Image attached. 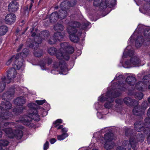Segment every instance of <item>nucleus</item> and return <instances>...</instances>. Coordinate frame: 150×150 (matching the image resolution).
<instances>
[{"label": "nucleus", "mask_w": 150, "mask_h": 150, "mask_svg": "<svg viewBox=\"0 0 150 150\" xmlns=\"http://www.w3.org/2000/svg\"><path fill=\"white\" fill-rule=\"evenodd\" d=\"M130 129H127L125 131L127 136H130V137L129 142L127 140H124L122 145L117 147V150H130V147L133 148L138 142H143L144 139V136L141 133H139L137 136L136 133Z\"/></svg>", "instance_id": "1"}, {"label": "nucleus", "mask_w": 150, "mask_h": 150, "mask_svg": "<svg viewBox=\"0 0 150 150\" xmlns=\"http://www.w3.org/2000/svg\"><path fill=\"white\" fill-rule=\"evenodd\" d=\"M4 121L1 120V118L0 119V138L2 135V133L1 131L2 130L5 132L7 136L8 137L10 138L15 137L17 139H20L23 135L22 131L17 130L15 132L14 131L15 129L10 127L7 128H4V126L6 127L8 125H11L14 124L13 123H4Z\"/></svg>", "instance_id": "2"}, {"label": "nucleus", "mask_w": 150, "mask_h": 150, "mask_svg": "<svg viewBox=\"0 0 150 150\" xmlns=\"http://www.w3.org/2000/svg\"><path fill=\"white\" fill-rule=\"evenodd\" d=\"M80 24L77 22L71 21L69 22L67 28V31L69 34L71 41L74 42H78L79 40V37L81 34V32L76 28L79 27Z\"/></svg>", "instance_id": "3"}, {"label": "nucleus", "mask_w": 150, "mask_h": 150, "mask_svg": "<svg viewBox=\"0 0 150 150\" xmlns=\"http://www.w3.org/2000/svg\"><path fill=\"white\" fill-rule=\"evenodd\" d=\"M60 46L59 52L56 53L57 57L60 60L64 59L66 60H68L69 56L67 53H72L74 52V48L66 42L61 43Z\"/></svg>", "instance_id": "4"}, {"label": "nucleus", "mask_w": 150, "mask_h": 150, "mask_svg": "<svg viewBox=\"0 0 150 150\" xmlns=\"http://www.w3.org/2000/svg\"><path fill=\"white\" fill-rule=\"evenodd\" d=\"M35 33L32 34V37H35V41L33 42L30 44H28V42H27V44L29 47L32 48L35 50L39 46V44H40L43 40L47 39L50 35V33L47 30L43 31L41 32L39 35H37Z\"/></svg>", "instance_id": "5"}, {"label": "nucleus", "mask_w": 150, "mask_h": 150, "mask_svg": "<svg viewBox=\"0 0 150 150\" xmlns=\"http://www.w3.org/2000/svg\"><path fill=\"white\" fill-rule=\"evenodd\" d=\"M120 94L119 91H115L114 92L108 91L106 93V97L101 96L98 98V100L103 102L105 100L107 101L105 105V107L107 108H110L112 106V102L114 100V98L119 96Z\"/></svg>", "instance_id": "6"}, {"label": "nucleus", "mask_w": 150, "mask_h": 150, "mask_svg": "<svg viewBox=\"0 0 150 150\" xmlns=\"http://www.w3.org/2000/svg\"><path fill=\"white\" fill-rule=\"evenodd\" d=\"M147 115L148 117L144 120V127L136 122L134 124V128L137 131L140 132L143 130L144 133L148 134V136H150V129L148 128L150 126V108L148 110Z\"/></svg>", "instance_id": "7"}, {"label": "nucleus", "mask_w": 150, "mask_h": 150, "mask_svg": "<svg viewBox=\"0 0 150 150\" xmlns=\"http://www.w3.org/2000/svg\"><path fill=\"white\" fill-rule=\"evenodd\" d=\"M115 0H94L93 5L95 6H99L101 9L105 8L107 6L111 7L115 3Z\"/></svg>", "instance_id": "8"}, {"label": "nucleus", "mask_w": 150, "mask_h": 150, "mask_svg": "<svg viewBox=\"0 0 150 150\" xmlns=\"http://www.w3.org/2000/svg\"><path fill=\"white\" fill-rule=\"evenodd\" d=\"M31 119H33L36 121H39L40 120V117L38 114L36 110H35L32 113H29L28 116L25 115L21 119V121H22L25 125H28L29 122Z\"/></svg>", "instance_id": "9"}, {"label": "nucleus", "mask_w": 150, "mask_h": 150, "mask_svg": "<svg viewBox=\"0 0 150 150\" xmlns=\"http://www.w3.org/2000/svg\"><path fill=\"white\" fill-rule=\"evenodd\" d=\"M19 54L13 56L9 59L6 62V64L8 65L10 64L12 61L13 62V67L15 68L19 69L23 66V60L21 57H19Z\"/></svg>", "instance_id": "10"}, {"label": "nucleus", "mask_w": 150, "mask_h": 150, "mask_svg": "<svg viewBox=\"0 0 150 150\" xmlns=\"http://www.w3.org/2000/svg\"><path fill=\"white\" fill-rule=\"evenodd\" d=\"M113 134L111 133H108L105 134L104 138L105 144L104 147L107 150L112 149L115 145V144L112 141L113 139Z\"/></svg>", "instance_id": "11"}, {"label": "nucleus", "mask_w": 150, "mask_h": 150, "mask_svg": "<svg viewBox=\"0 0 150 150\" xmlns=\"http://www.w3.org/2000/svg\"><path fill=\"white\" fill-rule=\"evenodd\" d=\"M64 33L57 32L54 34L53 37H51L50 38L47 40L48 43L50 45L55 44L57 40L61 41L64 38Z\"/></svg>", "instance_id": "12"}, {"label": "nucleus", "mask_w": 150, "mask_h": 150, "mask_svg": "<svg viewBox=\"0 0 150 150\" xmlns=\"http://www.w3.org/2000/svg\"><path fill=\"white\" fill-rule=\"evenodd\" d=\"M125 64L129 67L139 66L142 65L141 61L139 58L137 56L131 57L130 60H127L125 62Z\"/></svg>", "instance_id": "13"}, {"label": "nucleus", "mask_w": 150, "mask_h": 150, "mask_svg": "<svg viewBox=\"0 0 150 150\" xmlns=\"http://www.w3.org/2000/svg\"><path fill=\"white\" fill-rule=\"evenodd\" d=\"M136 81L135 78L132 76H128L126 79V82L131 86H133L134 88L135 87L136 89L138 90L141 89L142 87L140 86L139 87V85L141 86L143 83L141 81H139L135 84Z\"/></svg>", "instance_id": "14"}, {"label": "nucleus", "mask_w": 150, "mask_h": 150, "mask_svg": "<svg viewBox=\"0 0 150 150\" xmlns=\"http://www.w3.org/2000/svg\"><path fill=\"white\" fill-rule=\"evenodd\" d=\"M148 104L146 101H144L142 104L141 109L138 107L135 106L133 110L134 114L135 115H141L143 113L144 111L147 107Z\"/></svg>", "instance_id": "15"}, {"label": "nucleus", "mask_w": 150, "mask_h": 150, "mask_svg": "<svg viewBox=\"0 0 150 150\" xmlns=\"http://www.w3.org/2000/svg\"><path fill=\"white\" fill-rule=\"evenodd\" d=\"M1 105L2 106H0V112L1 111V112H3L4 110H8L10 109L11 108V104L8 101H6L2 102L1 104ZM6 112H7L8 115L10 114L13 115L11 119H11L13 117V115L11 113L9 112H3V113L1 112V114L0 113V114H1L2 113L4 114ZM8 119H10L3 120V119L1 118V120H2L3 121H5Z\"/></svg>", "instance_id": "16"}, {"label": "nucleus", "mask_w": 150, "mask_h": 150, "mask_svg": "<svg viewBox=\"0 0 150 150\" xmlns=\"http://www.w3.org/2000/svg\"><path fill=\"white\" fill-rule=\"evenodd\" d=\"M54 67L56 69H59L60 70L62 74H66L63 72H66L68 71L67 66L65 62L64 61H60L59 63L57 62L54 63Z\"/></svg>", "instance_id": "17"}, {"label": "nucleus", "mask_w": 150, "mask_h": 150, "mask_svg": "<svg viewBox=\"0 0 150 150\" xmlns=\"http://www.w3.org/2000/svg\"><path fill=\"white\" fill-rule=\"evenodd\" d=\"M14 67L8 70L7 75V78L5 81L7 83H9L16 76L17 72Z\"/></svg>", "instance_id": "18"}, {"label": "nucleus", "mask_w": 150, "mask_h": 150, "mask_svg": "<svg viewBox=\"0 0 150 150\" xmlns=\"http://www.w3.org/2000/svg\"><path fill=\"white\" fill-rule=\"evenodd\" d=\"M16 19V16L14 14L10 13L7 14L5 17L4 20L6 24H11L15 22Z\"/></svg>", "instance_id": "19"}, {"label": "nucleus", "mask_w": 150, "mask_h": 150, "mask_svg": "<svg viewBox=\"0 0 150 150\" xmlns=\"http://www.w3.org/2000/svg\"><path fill=\"white\" fill-rule=\"evenodd\" d=\"M58 14L57 12H54L52 13L50 15L49 17H48L50 19V21L45 22V25H47L50 23H53L57 21L58 17Z\"/></svg>", "instance_id": "20"}, {"label": "nucleus", "mask_w": 150, "mask_h": 150, "mask_svg": "<svg viewBox=\"0 0 150 150\" xmlns=\"http://www.w3.org/2000/svg\"><path fill=\"white\" fill-rule=\"evenodd\" d=\"M143 81L144 86L139 85V87L140 86L142 87L141 89L144 87L146 89L150 90V75L145 76L143 78Z\"/></svg>", "instance_id": "21"}, {"label": "nucleus", "mask_w": 150, "mask_h": 150, "mask_svg": "<svg viewBox=\"0 0 150 150\" xmlns=\"http://www.w3.org/2000/svg\"><path fill=\"white\" fill-rule=\"evenodd\" d=\"M124 103L126 105H132L133 106H137L139 104L138 101L134 99L130 98L128 97H125L123 100Z\"/></svg>", "instance_id": "22"}, {"label": "nucleus", "mask_w": 150, "mask_h": 150, "mask_svg": "<svg viewBox=\"0 0 150 150\" xmlns=\"http://www.w3.org/2000/svg\"><path fill=\"white\" fill-rule=\"evenodd\" d=\"M18 4L16 1H12L9 4L8 10L9 12H15L18 10Z\"/></svg>", "instance_id": "23"}, {"label": "nucleus", "mask_w": 150, "mask_h": 150, "mask_svg": "<svg viewBox=\"0 0 150 150\" xmlns=\"http://www.w3.org/2000/svg\"><path fill=\"white\" fill-rule=\"evenodd\" d=\"M65 3L63 2L61 3L60 5V7L62 9L59 11V15L58 14L59 18L61 19L64 18L67 16V11L64 10L63 5Z\"/></svg>", "instance_id": "24"}, {"label": "nucleus", "mask_w": 150, "mask_h": 150, "mask_svg": "<svg viewBox=\"0 0 150 150\" xmlns=\"http://www.w3.org/2000/svg\"><path fill=\"white\" fill-rule=\"evenodd\" d=\"M131 47L130 46H127L125 50L123 56V58H126L127 56L130 57L132 55L134 54V51L132 50H129Z\"/></svg>", "instance_id": "25"}, {"label": "nucleus", "mask_w": 150, "mask_h": 150, "mask_svg": "<svg viewBox=\"0 0 150 150\" xmlns=\"http://www.w3.org/2000/svg\"><path fill=\"white\" fill-rule=\"evenodd\" d=\"M14 102L16 105H22L25 102V99L24 97L21 96L15 99Z\"/></svg>", "instance_id": "26"}, {"label": "nucleus", "mask_w": 150, "mask_h": 150, "mask_svg": "<svg viewBox=\"0 0 150 150\" xmlns=\"http://www.w3.org/2000/svg\"><path fill=\"white\" fill-rule=\"evenodd\" d=\"M13 92L11 93L10 91H8L4 94L2 96V99L3 100H10L13 98Z\"/></svg>", "instance_id": "27"}, {"label": "nucleus", "mask_w": 150, "mask_h": 150, "mask_svg": "<svg viewBox=\"0 0 150 150\" xmlns=\"http://www.w3.org/2000/svg\"><path fill=\"white\" fill-rule=\"evenodd\" d=\"M9 143V142L6 139L0 140V150H5L3 148L7 146Z\"/></svg>", "instance_id": "28"}, {"label": "nucleus", "mask_w": 150, "mask_h": 150, "mask_svg": "<svg viewBox=\"0 0 150 150\" xmlns=\"http://www.w3.org/2000/svg\"><path fill=\"white\" fill-rule=\"evenodd\" d=\"M143 37L142 36L138 37L136 40L135 45L137 48H139L141 47L144 42Z\"/></svg>", "instance_id": "29"}, {"label": "nucleus", "mask_w": 150, "mask_h": 150, "mask_svg": "<svg viewBox=\"0 0 150 150\" xmlns=\"http://www.w3.org/2000/svg\"><path fill=\"white\" fill-rule=\"evenodd\" d=\"M47 62L48 64H49L52 62V60L50 58H47L45 61V62L43 61H41L40 62V65L42 70H45V62Z\"/></svg>", "instance_id": "30"}, {"label": "nucleus", "mask_w": 150, "mask_h": 150, "mask_svg": "<svg viewBox=\"0 0 150 150\" xmlns=\"http://www.w3.org/2000/svg\"><path fill=\"white\" fill-rule=\"evenodd\" d=\"M13 116L12 114H10L9 115L7 112L5 113H2L0 114V119L1 118L4 120H7L8 119H11Z\"/></svg>", "instance_id": "31"}, {"label": "nucleus", "mask_w": 150, "mask_h": 150, "mask_svg": "<svg viewBox=\"0 0 150 150\" xmlns=\"http://www.w3.org/2000/svg\"><path fill=\"white\" fill-rule=\"evenodd\" d=\"M2 81L0 83V92H2L4 89L5 87L6 77L5 76L1 78Z\"/></svg>", "instance_id": "32"}, {"label": "nucleus", "mask_w": 150, "mask_h": 150, "mask_svg": "<svg viewBox=\"0 0 150 150\" xmlns=\"http://www.w3.org/2000/svg\"><path fill=\"white\" fill-rule=\"evenodd\" d=\"M54 28L56 31H62L64 29V27L61 24L57 23L54 26Z\"/></svg>", "instance_id": "33"}, {"label": "nucleus", "mask_w": 150, "mask_h": 150, "mask_svg": "<svg viewBox=\"0 0 150 150\" xmlns=\"http://www.w3.org/2000/svg\"><path fill=\"white\" fill-rule=\"evenodd\" d=\"M7 27L5 25H2L0 27V35H5L7 31Z\"/></svg>", "instance_id": "34"}, {"label": "nucleus", "mask_w": 150, "mask_h": 150, "mask_svg": "<svg viewBox=\"0 0 150 150\" xmlns=\"http://www.w3.org/2000/svg\"><path fill=\"white\" fill-rule=\"evenodd\" d=\"M56 49L54 47H50L48 49V52L50 55H53L56 54Z\"/></svg>", "instance_id": "35"}, {"label": "nucleus", "mask_w": 150, "mask_h": 150, "mask_svg": "<svg viewBox=\"0 0 150 150\" xmlns=\"http://www.w3.org/2000/svg\"><path fill=\"white\" fill-rule=\"evenodd\" d=\"M23 108L22 107L20 108L19 109L15 108L13 110V113L16 115H17L22 112Z\"/></svg>", "instance_id": "36"}, {"label": "nucleus", "mask_w": 150, "mask_h": 150, "mask_svg": "<svg viewBox=\"0 0 150 150\" xmlns=\"http://www.w3.org/2000/svg\"><path fill=\"white\" fill-rule=\"evenodd\" d=\"M28 51H29L28 50V49H24L23 50V52L22 53H20V54H19V57H21L22 58V59L23 60V59L21 57V55H24V57H26L27 56L28 54ZM22 57H23V56H22Z\"/></svg>", "instance_id": "37"}, {"label": "nucleus", "mask_w": 150, "mask_h": 150, "mask_svg": "<svg viewBox=\"0 0 150 150\" xmlns=\"http://www.w3.org/2000/svg\"><path fill=\"white\" fill-rule=\"evenodd\" d=\"M68 136V134L67 133H63L62 134L57 136V139L59 140H62L64 139L65 138Z\"/></svg>", "instance_id": "38"}, {"label": "nucleus", "mask_w": 150, "mask_h": 150, "mask_svg": "<svg viewBox=\"0 0 150 150\" xmlns=\"http://www.w3.org/2000/svg\"><path fill=\"white\" fill-rule=\"evenodd\" d=\"M143 93L140 92L137 93L135 94L136 98L138 100H141L143 98Z\"/></svg>", "instance_id": "39"}, {"label": "nucleus", "mask_w": 150, "mask_h": 150, "mask_svg": "<svg viewBox=\"0 0 150 150\" xmlns=\"http://www.w3.org/2000/svg\"><path fill=\"white\" fill-rule=\"evenodd\" d=\"M28 107L30 108L31 109V110L34 111L35 110H36L35 107L36 106V104L34 103H31L28 104Z\"/></svg>", "instance_id": "40"}, {"label": "nucleus", "mask_w": 150, "mask_h": 150, "mask_svg": "<svg viewBox=\"0 0 150 150\" xmlns=\"http://www.w3.org/2000/svg\"><path fill=\"white\" fill-rule=\"evenodd\" d=\"M150 36V30L146 29L145 30L144 32V36L146 38H148L149 39V37Z\"/></svg>", "instance_id": "41"}, {"label": "nucleus", "mask_w": 150, "mask_h": 150, "mask_svg": "<svg viewBox=\"0 0 150 150\" xmlns=\"http://www.w3.org/2000/svg\"><path fill=\"white\" fill-rule=\"evenodd\" d=\"M34 54L35 56L39 57L41 56L43 53L42 50H39L38 51L35 52H34Z\"/></svg>", "instance_id": "42"}, {"label": "nucleus", "mask_w": 150, "mask_h": 150, "mask_svg": "<svg viewBox=\"0 0 150 150\" xmlns=\"http://www.w3.org/2000/svg\"><path fill=\"white\" fill-rule=\"evenodd\" d=\"M90 23H86L82 24L81 25V28L83 29H86V28L89 25Z\"/></svg>", "instance_id": "43"}, {"label": "nucleus", "mask_w": 150, "mask_h": 150, "mask_svg": "<svg viewBox=\"0 0 150 150\" xmlns=\"http://www.w3.org/2000/svg\"><path fill=\"white\" fill-rule=\"evenodd\" d=\"M35 102L39 105H42L44 103H45L46 100H36L35 101Z\"/></svg>", "instance_id": "44"}, {"label": "nucleus", "mask_w": 150, "mask_h": 150, "mask_svg": "<svg viewBox=\"0 0 150 150\" xmlns=\"http://www.w3.org/2000/svg\"><path fill=\"white\" fill-rule=\"evenodd\" d=\"M49 147V143L47 141L44 145V150H46Z\"/></svg>", "instance_id": "45"}, {"label": "nucleus", "mask_w": 150, "mask_h": 150, "mask_svg": "<svg viewBox=\"0 0 150 150\" xmlns=\"http://www.w3.org/2000/svg\"><path fill=\"white\" fill-rule=\"evenodd\" d=\"M62 120L61 119H58L54 123L55 124H57L58 123H61L62 122Z\"/></svg>", "instance_id": "46"}, {"label": "nucleus", "mask_w": 150, "mask_h": 150, "mask_svg": "<svg viewBox=\"0 0 150 150\" xmlns=\"http://www.w3.org/2000/svg\"><path fill=\"white\" fill-rule=\"evenodd\" d=\"M122 101L123 100L122 99H119L116 100L115 101L117 103L121 105L122 103Z\"/></svg>", "instance_id": "47"}, {"label": "nucleus", "mask_w": 150, "mask_h": 150, "mask_svg": "<svg viewBox=\"0 0 150 150\" xmlns=\"http://www.w3.org/2000/svg\"><path fill=\"white\" fill-rule=\"evenodd\" d=\"M62 132H63V133H67L66 132L68 131V129L67 128L65 127L62 128Z\"/></svg>", "instance_id": "48"}, {"label": "nucleus", "mask_w": 150, "mask_h": 150, "mask_svg": "<svg viewBox=\"0 0 150 150\" xmlns=\"http://www.w3.org/2000/svg\"><path fill=\"white\" fill-rule=\"evenodd\" d=\"M56 141V140L54 138H52L50 140V142L51 144H52L55 143Z\"/></svg>", "instance_id": "49"}, {"label": "nucleus", "mask_w": 150, "mask_h": 150, "mask_svg": "<svg viewBox=\"0 0 150 150\" xmlns=\"http://www.w3.org/2000/svg\"><path fill=\"white\" fill-rule=\"evenodd\" d=\"M56 125L55 126V127H57L58 129H60L63 127V125H60L58 126V124H55Z\"/></svg>", "instance_id": "50"}, {"label": "nucleus", "mask_w": 150, "mask_h": 150, "mask_svg": "<svg viewBox=\"0 0 150 150\" xmlns=\"http://www.w3.org/2000/svg\"><path fill=\"white\" fill-rule=\"evenodd\" d=\"M31 1V3L30 5L29 6V10H30L31 9V8L33 6V4L34 3V0H30Z\"/></svg>", "instance_id": "51"}, {"label": "nucleus", "mask_w": 150, "mask_h": 150, "mask_svg": "<svg viewBox=\"0 0 150 150\" xmlns=\"http://www.w3.org/2000/svg\"><path fill=\"white\" fill-rule=\"evenodd\" d=\"M23 46V44H21L20 45H19V47L17 49V51L18 52L19 51L21 50L22 49Z\"/></svg>", "instance_id": "52"}, {"label": "nucleus", "mask_w": 150, "mask_h": 150, "mask_svg": "<svg viewBox=\"0 0 150 150\" xmlns=\"http://www.w3.org/2000/svg\"><path fill=\"white\" fill-rule=\"evenodd\" d=\"M121 79V80L122 79H123L122 78V75H120L119 76H118L117 77L115 78V79H116L117 80L119 81V79Z\"/></svg>", "instance_id": "53"}, {"label": "nucleus", "mask_w": 150, "mask_h": 150, "mask_svg": "<svg viewBox=\"0 0 150 150\" xmlns=\"http://www.w3.org/2000/svg\"><path fill=\"white\" fill-rule=\"evenodd\" d=\"M42 114V116H45L47 115V113L45 110H43Z\"/></svg>", "instance_id": "54"}, {"label": "nucleus", "mask_w": 150, "mask_h": 150, "mask_svg": "<svg viewBox=\"0 0 150 150\" xmlns=\"http://www.w3.org/2000/svg\"><path fill=\"white\" fill-rule=\"evenodd\" d=\"M118 83H119L118 84H116V85H117V86H120V82L119 81H118Z\"/></svg>", "instance_id": "55"}, {"label": "nucleus", "mask_w": 150, "mask_h": 150, "mask_svg": "<svg viewBox=\"0 0 150 150\" xmlns=\"http://www.w3.org/2000/svg\"><path fill=\"white\" fill-rule=\"evenodd\" d=\"M118 88L120 90H124V89H123V88H121V87H119Z\"/></svg>", "instance_id": "56"}, {"label": "nucleus", "mask_w": 150, "mask_h": 150, "mask_svg": "<svg viewBox=\"0 0 150 150\" xmlns=\"http://www.w3.org/2000/svg\"><path fill=\"white\" fill-rule=\"evenodd\" d=\"M2 42V39L1 38V37L0 36V45L1 44Z\"/></svg>", "instance_id": "57"}, {"label": "nucleus", "mask_w": 150, "mask_h": 150, "mask_svg": "<svg viewBox=\"0 0 150 150\" xmlns=\"http://www.w3.org/2000/svg\"><path fill=\"white\" fill-rule=\"evenodd\" d=\"M148 100L149 103H150V98H148Z\"/></svg>", "instance_id": "58"}, {"label": "nucleus", "mask_w": 150, "mask_h": 150, "mask_svg": "<svg viewBox=\"0 0 150 150\" xmlns=\"http://www.w3.org/2000/svg\"><path fill=\"white\" fill-rule=\"evenodd\" d=\"M136 146V145L134 146V147L133 148L132 147H131L133 149V150H137L136 149H135V147Z\"/></svg>", "instance_id": "59"}, {"label": "nucleus", "mask_w": 150, "mask_h": 150, "mask_svg": "<svg viewBox=\"0 0 150 150\" xmlns=\"http://www.w3.org/2000/svg\"><path fill=\"white\" fill-rule=\"evenodd\" d=\"M54 70H52V71H51V73H52V74H53L54 73H53V71H54Z\"/></svg>", "instance_id": "60"}, {"label": "nucleus", "mask_w": 150, "mask_h": 150, "mask_svg": "<svg viewBox=\"0 0 150 150\" xmlns=\"http://www.w3.org/2000/svg\"><path fill=\"white\" fill-rule=\"evenodd\" d=\"M25 13H28V11L27 10L25 11Z\"/></svg>", "instance_id": "61"}, {"label": "nucleus", "mask_w": 150, "mask_h": 150, "mask_svg": "<svg viewBox=\"0 0 150 150\" xmlns=\"http://www.w3.org/2000/svg\"><path fill=\"white\" fill-rule=\"evenodd\" d=\"M147 140H148V141H149V137H148Z\"/></svg>", "instance_id": "62"}, {"label": "nucleus", "mask_w": 150, "mask_h": 150, "mask_svg": "<svg viewBox=\"0 0 150 150\" xmlns=\"http://www.w3.org/2000/svg\"><path fill=\"white\" fill-rule=\"evenodd\" d=\"M133 35H132V36H131V38H132Z\"/></svg>", "instance_id": "63"}, {"label": "nucleus", "mask_w": 150, "mask_h": 150, "mask_svg": "<svg viewBox=\"0 0 150 150\" xmlns=\"http://www.w3.org/2000/svg\"><path fill=\"white\" fill-rule=\"evenodd\" d=\"M93 150H98L96 149H93Z\"/></svg>", "instance_id": "64"}]
</instances>
